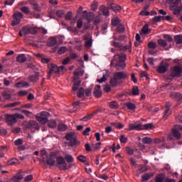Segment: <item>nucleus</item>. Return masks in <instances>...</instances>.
Returning a JSON list of instances; mask_svg holds the SVG:
<instances>
[{
	"label": "nucleus",
	"instance_id": "obj_1",
	"mask_svg": "<svg viewBox=\"0 0 182 182\" xmlns=\"http://www.w3.org/2000/svg\"><path fill=\"white\" fill-rule=\"evenodd\" d=\"M126 59L127 55L125 53L116 54L111 61V65L115 67L118 70H124L127 65Z\"/></svg>",
	"mask_w": 182,
	"mask_h": 182
},
{
	"label": "nucleus",
	"instance_id": "obj_2",
	"mask_svg": "<svg viewBox=\"0 0 182 182\" xmlns=\"http://www.w3.org/2000/svg\"><path fill=\"white\" fill-rule=\"evenodd\" d=\"M128 76L127 72L119 71L113 75V77L110 79V85L112 87H117L120 80H125Z\"/></svg>",
	"mask_w": 182,
	"mask_h": 182
},
{
	"label": "nucleus",
	"instance_id": "obj_3",
	"mask_svg": "<svg viewBox=\"0 0 182 182\" xmlns=\"http://www.w3.org/2000/svg\"><path fill=\"white\" fill-rule=\"evenodd\" d=\"M48 67L50 69L48 73L49 76H51L52 73L58 75V73H63V72H65V67L63 65L58 67L56 65L50 64L48 65Z\"/></svg>",
	"mask_w": 182,
	"mask_h": 182
},
{
	"label": "nucleus",
	"instance_id": "obj_4",
	"mask_svg": "<svg viewBox=\"0 0 182 182\" xmlns=\"http://www.w3.org/2000/svg\"><path fill=\"white\" fill-rule=\"evenodd\" d=\"M50 117V114L48 112H41L39 116H37V121L42 124H46L48 122V117Z\"/></svg>",
	"mask_w": 182,
	"mask_h": 182
},
{
	"label": "nucleus",
	"instance_id": "obj_5",
	"mask_svg": "<svg viewBox=\"0 0 182 182\" xmlns=\"http://www.w3.org/2000/svg\"><path fill=\"white\" fill-rule=\"evenodd\" d=\"M14 21H11V25L12 26H16L21 23V19L23 18V14L21 12H16L13 14Z\"/></svg>",
	"mask_w": 182,
	"mask_h": 182
},
{
	"label": "nucleus",
	"instance_id": "obj_6",
	"mask_svg": "<svg viewBox=\"0 0 182 182\" xmlns=\"http://www.w3.org/2000/svg\"><path fill=\"white\" fill-rule=\"evenodd\" d=\"M182 73V68L180 65H175L171 73L172 77H180Z\"/></svg>",
	"mask_w": 182,
	"mask_h": 182
},
{
	"label": "nucleus",
	"instance_id": "obj_7",
	"mask_svg": "<svg viewBox=\"0 0 182 182\" xmlns=\"http://www.w3.org/2000/svg\"><path fill=\"white\" fill-rule=\"evenodd\" d=\"M65 139L70 141L68 143L69 146H75L76 145V139L75 138V133L70 132L65 135Z\"/></svg>",
	"mask_w": 182,
	"mask_h": 182
},
{
	"label": "nucleus",
	"instance_id": "obj_8",
	"mask_svg": "<svg viewBox=\"0 0 182 182\" xmlns=\"http://www.w3.org/2000/svg\"><path fill=\"white\" fill-rule=\"evenodd\" d=\"M56 162L58 166H63L62 167H60L61 171L68 170V164H66V161L63 156H58Z\"/></svg>",
	"mask_w": 182,
	"mask_h": 182
},
{
	"label": "nucleus",
	"instance_id": "obj_9",
	"mask_svg": "<svg viewBox=\"0 0 182 182\" xmlns=\"http://www.w3.org/2000/svg\"><path fill=\"white\" fill-rule=\"evenodd\" d=\"M5 120L6 123L10 126H13L17 122L15 114H5Z\"/></svg>",
	"mask_w": 182,
	"mask_h": 182
},
{
	"label": "nucleus",
	"instance_id": "obj_10",
	"mask_svg": "<svg viewBox=\"0 0 182 182\" xmlns=\"http://www.w3.org/2000/svg\"><path fill=\"white\" fill-rule=\"evenodd\" d=\"M85 41V47L90 48L92 46V38L90 34H86L84 36Z\"/></svg>",
	"mask_w": 182,
	"mask_h": 182
},
{
	"label": "nucleus",
	"instance_id": "obj_11",
	"mask_svg": "<svg viewBox=\"0 0 182 182\" xmlns=\"http://www.w3.org/2000/svg\"><path fill=\"white\" fill-rule=\"evenodd\" d=\"M129 131H134V130H136V131H141L143 130V128H142V124H140V123H131L129 124Z\"/></svg>",
	"mask_w": 182,
	"mask_h": 182
},
{
	"label": "nucleus",
	"instance_id": "obj_12",
	"mask_svg": "<svg viewBox=\"0 0 182 182\" xmlns=\"http://www.w3.org/2000/svg\"><path fill=\"white\" fill-rule=\"evenodd\" d=\"M27 127H28V129H29L31 130H32L33 129H35L38 131L40 130V126H39L38 123L35 120L30 121L27 124Z\"/></svg>",
	"mask_w": 182,
	"mask_h": 182
},
{
	"label": "nucleus",
	"instance_id": "obj_13",
	"mask_svg": "<svg viewBox=\"0 0 182 182\" xmlns=\"http://www.w3.org/2000/svg\"><path fill=\"white\" fill-rule=\"evenodd\" d=\"M170 97L176 102H182V94L178 92H171Z\"/></svg>",
	"mask_w": 182,
	"mask_h": 182
},
{
	"label": "nucleus",
	"instance_id": "obj_14",
	"mask_svg": "<svg viewBox=\"0 0 182 182\" xmlns=\"http://www.w3.org/2000/svg\"><path fill=\"white\" fill-rule=\"evenodd\" d=\"M82 17L86 18L87 21L90 23L95 18V15L92 13H87V11L82 12Z\"/></svg>",
	"mask_w": 182,
	"mask_h": 182
},
{
	"label": "nucleus",
	"instance_id": "obj_15",
	"mask_svg": "<svg viewBox=\"0 0 182 182\" xmlns=\"http://www.w3.org/2000/svg\"><path fill=\"white\" fill-rule=\"evenodd\" d=\"M154 143L156 144H160L159 149H163L166 147L164 137L154 139Z\"/></svg>",
	"mask_w": 182,
	"mask_h": 182
},
{
	"label": "nucleus",
	"instance_id": "obj_16",
	"mask_svg": "<svg viewBox=\"0 0 182 182\" xmlns=\"http://www.w3.org/2000/svg\"><path fill=\"white\" fill-rule=\"evenodd\" d=\"M111 43L114 46L119 48L121 50H127L128 49L132 50V46L130 47H128L127 46H122V43H117L115 41H112Z\"/></svg>",
	"mask_w": 182,
	"mask_h": 182
},
{
	"label": "nucleus",
	"instance_id": "obj_17",
	"mask_svg": "<svg viewBox=\"0 0 182 182\" xmlns=\"http://www.w3.org/2000/svg\"><path fill=\"white\" fill-rule=\"evenodd\" d=\"M168 66V63L161 64L157 68L158 73H166V72H167Z\"/></svg>",
	"mask_w": 182,
	"mask_h": 182
},
{
	"label": "nucleus",
	"instance_id": "obj_18",
	"mask_svg": "<svg viewBox=\"0 0 182 182\" xmlns=\"http://www.w3.org/2000/svg\"><path fill=\"white\" fill-rule=\"evenodd\" d=\"M39 73H34L33 74L29 75V82H31L32 83H36L39 80Z\"/></svg>",
	"mask_w": 182,
	"mask_h": 182
},
{
	"label": "nucleus",
	"instance_id": "obj_19",
	"mask_svg": "<svg viewBox=\"0 0 182 182\" xmlns=\"http://www.w3.org/2000/svg\"><path fill=\"white\" fill-rule=\"evenodd\" d=\"M25 173H26V172H23V171H19V172H18V173L16 174V176H14L12 178V179H13L14 181L18 180L17 181H21V180H23V178H24V176H25Z\"/></svg>",
	"mask_w": 182,
	"mask_h": 182
},
{
	"label": "nucleus",
	"instance_id": "obj_20",
	"mask_svg": "<svg viewBox=\"0 0 182 182\" xmlns=\"http://www.w3.org/2000/svg\"><path fill=\"white\" fill-rule=\"evenodd\" d=\"M154 176V173H145L142 177L141 178V181L142 182H147L151 178H152Z\"/></svg>",
	"mask_w": 182,
	"mask_h": 182
},
{
	"label": "nucleus",
	"instance_id": "obj_21",
	"mask_svg": "<svg viewBox=\"0 0 182 182\" xmlns=\"http://www.w3.org/2000/svg\"><path fill=\"white\" fill-rule=\"evenodd\" d=\"M56 163V161L54 158V156H48L46 159V164L49 166H55Z\"/></svg>",
	"mask_w": 182,
	"mask_h": 182
},
{
	"label": "nucleus",
	"instance_id": "obj_22",
	"mask_svg": "<svg viewBox=\"0 0 182 182\" xmlns=\"http://www.w3.org/2000/svg\"><path fill=\"white\" fill-rule=\"evenodd\" d=\"M57 38L55 37H52L48 40L47 45L48 46L53 47L57 43Z\"/></svg>",
	"mask_w": 182,
	"mask_h": 182
},
{
	"label": "nucleus",
	"instance_id": "obj_23",
	"mask_svg": "<svg viewBox=\"0 0 182 182\" xmlns=\"http://www.w3.org/2000/svg\"><path fill=\"white\" fill-rule=\"evenodd\" d=\"M129 96H138L139 95V87L135 85L132 88V91L129 93Z\"/></svg>",
	"mask_w": 182,
	"mask_h": 182
},
{
	"label": "nucleus",
	"instance_id": "obj_24",
	"mask_svg": "<svg viewBox=\"0 0 182 182\" xmlns=\"http://www.w3.org/2000/svg\"><path fill=\"white\" fill-rule=\"evenodd\" d=\"M26 60H27V58L26 57V55L24 54L18 55L16 57V61H18L19 63H25Z\"/></svg>",
	"mask_w": 182,
	"mask_h": 182
},
{
	"label": "nucleus",
	"instance_id": "obj_25",
	"mask_svg": "<svg viewBox=\"0 0 182 182\" xmlns=\"http://www.w3.org/2000/svg\"><path fill=\"white\" fill-rule=\"evenodd\" d=\"M84 75V71H82L80 70H78L77 71H74V80H78L79 76Z\"/></svg>",
	"mask_w": 182,
	"mask_h": 182
},
{
	"label": "nucleus",
	"instance_id": "obj_26",
	"mask_svg": "<svg viewBox=\"0 0 182 182\" xmlns=\"http://www.w3.org/2000/svg\"><path fill=\"white\" fill-rule=\"evenodd\" d=\"M58 129L60 132H65L66 129H68V125H66V124H65L63 123H60L58 126Z\"/></svg>",
	"mask_w": 182,
	"mask_h": 182
},
{
	"label": "nucleus",
	"instance_id": "obj_27",
	"mask_svg": "<svg viewBox=\"0 0 182 182\" xmlns=\"http://www.w3.org/2000/svg\"><path fill=\"white\" fill-rule=\"evenodd\" d=\"M109 8L112 9L115 12H119L121 10L120 6H118V4H114V3L112 4H110Z\"/></svg>",
	"mask_w": 182,
	"mask_h": 182
},
{
	"label": "nucleus",
	"instance_id": "obj_28",
	"mask_svg": "<svg viewBox=\"0 0 182 182\" xmlns=\"http://www.w3.org/2000/svg\"><path fill=\"white\" fill-rule=\"evenodd\" d=\"M48 126L49 128L55 129L57 127V122L53 119L48 121Z\"/></svg>",
	"mask_w": 182,
	"mask_h": 182
},
{
	"label": "nucleus",
	"instance_id": "obj_29",
	"mask_svg": "<svg viewBox=\"0 0 182 182\" xmlns=\"http://www.w3.org/2000/svg\"><path fill=\"white\" fill-rule=\"evenodd\" d=\"M141 32L145 35H148L151 33V30L149 29L148 24H145V26H144V27H142Z\"/></svg>",
	"mask_w": 182,
	"mask_h": 182
},
{
	"label": "nucleus",
	"instance_id": "obj_30",
	"mask_svg": "<svg viewBox=\"0 0 182 182\" xmlns=\"http://www.w3.org/2000/svg\"><path fill=\"white\" fill-rule=\"evenodd\" d=\"M85 90L83 87H80L77 93V97L78 98H82L85 96Z\"/></svg>",
	"mask_w": 182,
	"mask_h": 182
},
{
	"label": "nucleus",
	"instance_id": "obj_31",
	"mask_svg": "<svg viewBox=\"0 0 182 182\" xmlns=\"http://www.w3.org/2000/svg\"><path fill=\"white\" fill-rule=\"evenodd\" d=\"M100 11H102V13L103 14L104 16H108L109 14V9L106 7H105V6H100Z\"/></svg>",
	"mask_w": 182,
	"mask_h": 182
},
{
	"label": "nucleus",
	"instance_id": "obj_32",
	"mask_svg": "<svg viewBox=\"0 0 182 182\" xmlns=\"http://www.w3.org/2000/svg\"><path fill=\"white\" fill-rule=\"evenodd\" d=\"M65 160H66L67 163L70 164V163H73V161H75V158H73V156H72V155H69V154H66L65 156Z\"/></svg>",
	"mask_w": 182,
	"mask_h": 182
},
{
	"label": "nucleus",
	"instance_id": "obj_33",
	"mask_svg": "<svg viewBox=\"0 0 182 182\" xmlns=\"http://www.w3.org/2000/svg\"><path fill=\"white\" fill-rule=\"evenodd\" d=\"M172 134L173 136L176 138V139H180L181 136V134L179 132V131H178V129H172Z\"/></svg>",
	"mask_w": 182,
	"mask_h": 182
},
{
	"label": "nucleus",
	"instance_id": "obj_34",
	"mask_svg": "<svg viewBox=\"0 0 182 182\" xmlns=\"http://www.w3.org/2000/svg\"><path fill=\"white\" fill-rule=\"evenodd\" d=\"M31 5L33 6V10H35L36 11H41V8L40 7V6H38L36 1H33V3H31Z\"/></svg>",
	"mask_w": 182,
	"mask_h": 182
},
{
	"label": "nucleus",
	"instance_id": "obj_35",
	"mask_svg": "<svg viewBox=\"0 0 182 182\" xmlns=\"http://www.w3.org/2000/svg\"><path fill=\"white\" fill-rule=\"evenodd\" d=\"M109 107L112 109H117L119 108V104L116 101H112L110 102Z\"/></svg>",
	"mask_w": 182,
	"mask_h": 182
},
{
	"label": "nucleus",
	"instance_id": "obj_36",
	"mask_svg": "<svg viewBox=\"0 0 182 182\" xmlns=\"http://www.w3.org/2000/svg\"><path fill=\"white\" fill-rule=\"evenodd\" d=\"M125 105L127 106V107L129 109V110H134L136 109V105L135 104L131 102H128L125 104Z\"/></svg>",
	"mask_w": 182,
	"mask_h": 182
},
{
	"label": "nucleus",
	"instance_id": "obj_37",
	"mask_svg": "<svg viewBox=\"0 0 182 182\" xmlns=\"http://www.w3.org/2000/svg\"><path fill=\"white\" fill-rule=\"evenodd\" d=\"M174 41L176 44H182V36L177 35L174 36Z\"/></svg>",
	"mask_w": 182,
	"mask_h": 182
},
{
	"label": "nucleus",
	"instance_id": "obj_38",
	"mask_svg": "<svg viewBox=\"0 0 182 182\" xmlns=\"http://www.w3.org/2000/svg\"><path fill=\"white\" fill-rule=\"evenodd\" d=\"M153 124L152 123H147L144 125H142V130H149L153 129Z\"/></svg>",
	"mask_w": 182,
	"mask_h": 182
},
{
	"label": "nucleus",
	"instance_id": "obj_39",
	"mask_svg": "<svg viewBox=\"0 0 182 182\" xmlns=\"http://www.w3.org/2000/svg\"><path fill=\"white\" fill-rule=\"evenodd\" d=\"M171 114V110L170 109H166L164 112L163 117L164 119H167L168 117Z\"/></svg>",
	"mask_w": 182,
	"mask_h": 182
},
{
	"label": "nucleus",
	"instance_id": "obj_40",
	"mask_svg": "<svg viewBox=\"0 0 182 182\" xmlns=\"http://www.w3.org/2000/svg\"><path fill=\"white\" fill-rule=\"evenodd\" d=\"M2 97L6 100H9L11 98V95L8 92H3Z\"/></svg>",
	"mask_w": 182,
	"mask_h": 182
},
{
	"label": "nucleus",
	"instance_id": "obj_41",
	"mask_svg": "<svg viewBox=\"0 0 182 182\" xmlns=\"http://www.w3.org/2000/svg\"><path fill=\"white\" fill-rule=\"evenodd\" d=\"M155 182H164V177L163 174H159L156 176Z\"/></svg>",
	"mask_w": 182,
	"mask_h": 182
},
{
	"label": "nucleus",
	"instance_id": "obj_42",
	"mask_svg": "<svg viewBox=\"0 0 182 182\" xmlns=\"http://www.w3.org/2000/svg\"><path fill=\"white\" fill-rule=\"evenodd\" d=\"M157 43H158L160 46L164 47V48H166V47L168 46L166 41H164V40H162V39H159V40L157 41Z\"/></svg>",
	"mask_w": 182,
	"mask_h": 182
},
{
	"label": "nucleus",
	"instance_id": "obj_43",
	"mask_svg": "<svg viewBox=\"0 0 182 182\" xmlns=\"http://www.w3.org/2000/svg\"><path fill=\"white\" fill-rule=\"evenodd\" d=\"M151 142H152V139L150 137L145 136V137L142 138V143H144L145 144H149Z\"/></svg>",
	"mask_w": 182,
	"mask_h": 182
},
{
	"label": "nucleus",
	"instance_id": "obj_44",
	"mask_svg": "<svg viewBox=\"0 0 182 182\" xmlns=\"http://www.w3.org/2000/svg\"><path fill=\"white\" fill-rule=\"evenodd\" d=\"M16 86L17 88H21V87H26L27 86H29V84L28 82H17L16 84Z\"/></svg>",
	"mask_w": 182,
	"mask_h": 182
},
{
	"label": "nucleus",
	"instance_id": "obj_45",
	"mask_svg": "<svg viewBox=\"0 0 182 182\" xmlns=\"http://www.w3.org/2000/svg\"><path fill=\"white\" fill-rule=\"evenodd\" d=\"M173 14L174 15H178L182 11V6H178L176 9H174Z\"/></svg>",
	"mask_w": 182,
	"mask_h": 182
},
{
	"label": "nucleus",
	"instance_id": "obj_46",
	"mask_svg": "<svg viewBox=\"0 0 182 182\" xmlns=\"http://www.w3.org/2000/svg\"><path fill=\"white\" fill-rule=\"evenodd\" d=\"M112 125L114 126V127L119 129H122L124 128V125L120 123V122H112Z\"/></svg>",
	"mask_w": 182,
	"mask_h": 182
},
{
	"label": "nucleus",
	"instance_id": "obj_47",
	"mask_svg": "<svg viewBox=\"0 0 182 182\" xmlns=\"http://www.w3.org/2000/svg\"><path fill=\"white\" fill-rule=\"evenodd\" d=\"M94 95L97 98H100L102 96L101 90H97V88H95L94 92Z\"/></svg>",
	"mask_w": 182,
	"mask_h": 182
},
{
	"label": "nucleus",
	"instance_id": "obj_48",
	"mask_svg": "<svg viewBox=\"0 0 182 182\" xmlns=\"http://www.w3.org/2000/svg\"><path fill=\"white\" fill-rule=\"evenodd\" d=\"M18 164V159H13L8 161V164L10 166H14Z\"/></svg>",
	"mask_w": 182,
	"mask_h": 182
},
{
	"label": "nucleus",
	"instance_id": "obj_49",
	"mask_svg": "<svg viewBox=\"0 0 182 182\" xmlns=\"http://www.w3.org/2000/svg\"><path fill=\"white\" fill-rule=\"evenodd\" d=\"M161 19H163V16H158L154 17V18L152 19V21L154 22V24H155L156 23H159L161 21Z\"/></svg>",
	"mask_w": 182,
	"mask_h": 182
},
{
	"label": "nucleus",
	"instance_id": "obj_50",
	"mask_svg": "<svg viewBox=\"0 0 182 182\" xmlns=\"http://www.w3.org/2000/svg\"><path fill=\"white\" fill-rule=\"evenodd\" d=\"M21 11L25 14H28L30 13V9L28 7H26V6H23V7H21Z\"/></svg>",
	"mask_w": 182,
	"mask_h": 182
},
{
	"label": "nucleus",
	"instance_id": "obj_51",
	"mask_svg": "<svg viewBox=\"0 0 182 182\" xmlns=\"http://www.w3.org/2000/svg\"><path fill=\"white\" fill-rule=\"evenodd\" d=\"M23 144V141L22 139L19 138L14 141V145L16 146H19Z\"/></svg>",
	"mask_w": 182,
	"mask_h": 182
},
{
	"label": "nucleus",
	"instance_id": "obj_52",
	"mask_svg": "<svg viewBox=\"0 0 182 182\" xmlns=\"http://www.w3.org/2000/svg\"><path fill=\"white\" fill-rule=\"evenodd\" d=\"M163 38L168 42H172L173 41V38L171 37V36L168 35V34H164L163 36Z\"/></svg>",
	"mask_w": 182,
	"mask_h": 182
},
{
	"label": "nucleus",
	"instance_id": "obj_53",
	"mask_svg": "<svg viewBox=\"0 0 182 182\" xmlns=\"http://www.w3.org/2000/svg\"><path fill=\"white\" fill-rule=\"evenodd\" d=\"M125 28L123 25H119L117 28V32L122 33L124 32Z\"/></svg>",
	"mask_w": 182,
	"mask_h": 182
},
{
	"label": "nucleus",
	"instance_id": "obj_54",
	"mask_svg": "<svg viewBox=\"0 0 182 182\" xmlns=\"http://www.w3.org/2000/svg\"><path fill=\"white\" fill-rule=\"evenodd\" d=\"M148 48L156 49L157 48V44L155 42H149V43H148Z\"/></svg>",
	"mask_w": 182,
	"mask_h": 182
},
{
	"label": "nucleus",
	"instance_id": "obj_55",
	"mask_svg": "<svg viewBox=\"0 0 182 182\" xmlns=\"http://www.w3.org/2000/svg\"><path fill=\"white\" fill-rule=\"evenodd\" d=\"M119 23H120V20H119V18H114V19H112V25L113 26H118V25L119 24Z\"/></svg>",
	"mask_w": 182,
	"mask_h": 182
},
{
	"label": "nucleus",
	"instance_id": "obj_56",
	"mask_svg": "<svg viewBox=\"0 0 182 182\" xmlns=\"http://www.w3.org/2000/svg\"><path fill=\"white\" fill-rule=\"evenodd\" d=\"M73 16V13L71 11H68L65 15V20L70 21L72 18V16Z\"/></svg>",
	"mask_w": 182,
	"mask_h": 182
},
{
	"label": "nucleus",
	"instance_id": "obj_57",
	"mask_svg": "<svg viewBox=\"0 0 182 182\" xmlns=\"http://www.w3.org/2000/svg\"><path fill=\"white\" fill-rule=\"evenodd\" d=\"M21 31L23 34H24L25 36H27L28 34H29V28H28L27 26L22 27Z\"/></svg>",
	"mask_w": 182,
	"mask_h": 182
},
{
	"label": "nucleus",
	"instance_id": "obj_58",
	"mask_svg": "<svg viewBox=\"0 0 182 182\" xmlns=\"http://www.w3.org/2000/svg\"><path fill=\"white\" fill-rule=\"evenodd\" d=\"M147 168H146V166H141L140 167H139V169H138V173H144V172H146V171H147Z\"/></svg>",
	"mask_w": 182,
	"mask_h": 182
},
{
	"label": "nucleus",
	"instance_id": "obj_59",
	"mask_svg": "<svg viewBox=\"0 0 182 182\" xmlns=\"http://www.w3.org/2000/svg\"><path fill=\"white\" fill-rule=\"evenodd\" d=\"M120 141L122 144H126L128 141V138L124 134H122L120 138Z\"/></svg>",
	"mask_w": 182,
	"mask_h": 182
},
{
	"label": "nucleus",
	"instance_id": "obj_60",
	"mask_svg": "<svg viewBox=\"0 0 182 182\" xmlns=\"http://www.w3.org/2000/svg\"><path fill=\"white\" fill-rule=\"evenodd\" d=\"M126 151L129 155H133L134 154V149H132V148H131L130 146H127L126 147Z\"/></svg>",
	"mask_w": 182,
	"mask_h": 182
},
{
	"label": "nucleus",
	"instance_id": "obj_61",
	"mask_svg": "<svg viewBox=\"0 0 182 182\" xmlns=\"http://www.w3.org/2000/svg\"><path fill=\"white\" fill-rule=\"evenodd\" d=\"M92 93V87H88L86 90H85V95L86 97H90Z\"/></svg>",
	"mask_w": 182,
	"mask_h": 182
},
{
	"label": "nucleus",
	"instance_id": "obj_62",
	"mask_svg": "<svg viewBox=\"0 0 182 182\" xmlns=\"http://www.w3.org/2000/svg\"><path fill=\"white\" fill-rule=\"evenodd\" d=\"M33 176L29 175L24 178V182H30L33 181Z\"/></svg>",
	"mask_w": 182,
	"mask_h": 182
},
{
	"label": "nucleus",
	"instance_id": "obj_63",
	"mask_svg": "<svg viewBox=\"0 0 182 182\" xmlns=\"http://www.w3.org/2000/svg\"><path fill=\"white\" fill-rule=\"evenodd\" d=\"M178 6V4L177 3H176L175 1H173V3H171L169 9L170 10H173L176 8H178L177 6Z\"/></svg>",
	"mask_w": 182,
	"mask_h": 182
},
{
	"label": "nucleus",
	"instance_id": "obj_64",
	"mask_svg": "<svg viewBox=\"0 0 182 182\" xmlns=\"http://www.w3.org/2000/svg\"><path fill=\"white\" fill-rule=\"evenodd\" d=\"M29 33L35 35L37 33V29L34 27L29 28Z\"/></svg>",
	"mask_w": 182,
	"mask_h": 182
}]
</instances>
